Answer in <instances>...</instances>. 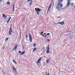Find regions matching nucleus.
<instances>
[{
    "label": "nucleus",
    "instance_id": "1",
    "mask_svg": "<svg viewBox=\"0 0 75 75\" xmlns=\"http://www.w3.org/2000/svg\"><path fill=\"white\" fill-rule=\"evenodd\" d=\"M60 6V7L61 8H62V7H63V4H61V2L60 3V2H58L57 4V7H56V8L58 10H59V7Z\"/></svg>",
    "mask_w": 75,
    "mask_h": 75
},
{
    "label": "nucleus",
    "instance_id": "2",
    "mask_svg": "<svg viewBox=\"0 0 75 75\" xmlns=\"http://www.w3.org/2000/svg\"><path fill=\"white\" fill-rule=\"evenodd\" d=\"M35 10L36 12H37V14L38 15H40V12H41V11H42V9H40L38 8H35Z\"/></svg>",
    "mask_w": 75,
    "mask_h": 75
},
{
    "label": "nucleus",
    "instance_id": "3",
    "mask_svg": "<svg viewBox=\"0 0 75 75\" xmlns=\"http://www.w3.org/2000/svg\"><path fill=\"white\" fill-rule=\"evenodd\" d=\"M50 46H49V45H48V46L47 47V50L46 51V53L48 54L50 52Z\"/></svg>",
    "mask_w": 75,
    "mask_h": 75
},
{
    "label": "nucleus",
    "instance_id": "4",
    "mask_svg": "<svg viewBox=\"0 0 75 75\" xmlns=\"http://www.w3.org/2000/svg\"><path fill=\"white\" fill-rule=\"evenodd\" d=\"M18 47V46L17 45H16L15 46L14 48L12 50V51H15V50H17V48Z\"/></svg>",
    "mask_w": 75,
    "mask_h": 75
},
{
    "label": "nucleus",
    "instance_id": "5",
    "mask_svg": "<svg viewBox=\"0 0 75 75\" xmlns=\"http://www.w3.org/2000/svg\"><path fill=\"white\" fill-rule=\"evenodd\" d=\"M11 32H13V31H12V29H11V28H10V30L8 32V33L9 35H11Z\"/></svg>",
    "mask_w": 75,
    "mask_h": 75
},
{
    "label": "nucleus",
    "instance_id": "6",
    "mask_svg": "<svg viewBox=\"0 0 75 75\" xmlns=\"http://www.w3.org/2000/svg\"><path fill=\"white\" fill-rule=\"evenodd\" d=\"M32 38L31 37V35L29 34V40L30 42H32Z\"/></svg>",
    "mask_w": 75,
    "mask_h": 75
},
{
    "label": "nucleus",
    "instance_id": "7",
    "mask_svg": "<svg viewBox=\"0 0 75 75\" xmlns=\"http://www.w3.org/2000/svg\"><path fill=\"white\" fill-rule=\"evenodd\" d=\"M12 67L13 69L15 72V73H17V70L13 66H12Z\"/></svg>",
    "mask_w": 75,
    "mask_h": 75
},
{
    "label": "nucleus",
    "instance_id": "8",
    "mask_svg": "<svg viewBox=\"0 0 75 75\" xmlns=\"http://www.w3.org/2000/svg\"><path fill=\"white\" fill-rule=\"evenodd\" d=\"M57 24H61V25H63L64 24V21H63L62 22H59L57 23Z\"/></svg>",
    "mask_w": 75,
    "mask_h": 75
},
{
    "label": "nucleus",
    "instance_id": "9",
    "mask_svg": "<svg viewBox=\"0 0 75 75\" xmlns=\"http://www.w3.org/2000/svg\"><path fill=\"white\" fill-rule=\"evenodd\" d=\"M2 16L4 18H7V16H6L5 14H2Z\"/></svg>",
    "mask_w": 75,
    "mask_h": 75
},
{
    "label": "nucleus",
    "instance_id": "10",
    "mask_svg": "<svg viewBox=\"0 0 75 75\" xmlns=\"http://www.w3.org/2000/svg\"><path fill=\"white\" fill-rule=\"evenodd\" d=\"M14 5H13V8H12V10H13V11L12 12H13V11H14V10H15V8H14Z\"/></svg>",
    "mask_w": 75,
    "mask_h": 75
},
{
    "label": "nucleus",
    "instance_id": "11",
    "mask_svg": "<svg viewBox=\"0 0 75 75\" xmlns=\"http://www.w3.org/2000/svg\"><path fill=\"white\" fill-rule=\"evenodd\" d=\"M41 57L38 60V63L39 62H40L41 61Z\"/></svg>",
    "mask_w": 75,
    "mask_h": 75
},
{
    "label": "nucleus",
    "instance_id": "12",
    "mask_svg": "<svg viewBox=\"0 0 75 75\" xmlns=\"http://www.w3.org/2000/svg\"><path fill=\"white\" fill-rule=\"evenodd\" d=\"M70 5V3L69 2H67V6L66 7H69V6Z\"/></svg>",
    "mask_w": 75,
    "mask_h": 75
},
{
    "label": "nucleus",
    "instance_id": "13",
    "mask_svg": "<svg viewBox=\"0 0 75 75\" xmlns=\"http://www.w3.org/2000/svg\"><path fill=\"white\" fill-rule=\"evenodd\" d=\"M11 18V17H9V19L7 21V23H8V22H9L10 20V19Z\"/></svg>",
    "mask_w": 75,
    "mask_h": 75
},
{
    "label": "nucleus",
    "instance_id": "14",
    "mask_svg": "<svg viewBox=\"0 0 75 75\" xmlns=\"http://www.w3.org/2000/svg\"><path fill=\"white\" fill-rule=\"evenodd\" d=\"M25 54V52L23 51L21 52V53L20 54L21 55H23Z\"/></svg>",
    "mask_w": 75,
    "mask_h": 75
},
{
    "label": "nucleus",
    "instance_id": "15",
    "mask_svg": "<svg viewBox=\"0 0 75 75\" xmlns=\"http://www.w3.org/2000/svg\"><path fill=\"white\" fill-rule=\"evenodd\" d=\"M51 5L49 7L48 9H47V11H50V8H51Z\"/></svg>",
    "mask_w": 75,
    "mask_h": 75
},
{
    "label": "nucleus",
    "instance_id": "16",
    "mask_svg": "<svg viewBox=\"0 0 75 75\" xmlns=\"http://www.w3.org/2000/svg\"><path fill=\"white\" fill-rule=\"evenodd\" d=\"M36 50H37V48H34V49H33V52H34V51H36Z\"/></svg>",
    "mask_w": 75,
    "mask_h": 75
},
{
    "label": "nucleus",
    "instance_id": "17",
    "mask_svg": "<svg viewBox=\"0 0 75 75\" xmlns=\"http://www.w3.org/2000/svg\"><path fill=\"white\" fill-rule=\"evenodd\" d=\"M50 62V60L47 59V61H46L47 63H48V62Z\"/></svg>",
    "mask_w": 75,
    "mask_h": 75
},
{
    "label": "nucleus",
    "instance_id": "18",
    "mask_svg": "<svg viewBox=\"0 0 75 75\" xmlns=\"http://www.w3.org/2000/svg\"><path fill=\"white\" fill-rule=\"evenodd\" d=\"M8 38H6V39H5V41H8Z\"/></svg>",
    "mask_w": 75,
    "mask_h": 75
},
{
    "label": "nucleus",
    "instance_id": "19",
    "mask_svg": "<svg viewBox=\"0 0 75 75\" xmlns=\"http://www.w3.org/2000/svg\"><path fill=\"white\" fill-rule=\"evenodd\" d=\"M7 4H8V5H10V2L8 1L7 3Z\"/></svg>",
    "mask_w": 75,
    "mask_h": 75
},
{
    "label": "nucleus",
    "instance_id": "20",
    "mask_svg": "<svg viewBox=\"0 0 75 75\" xmlns=\"http://www.w3.org/2000/svg\"><path fill=\"white\" fill-rule=\"evenodd\" d=\"M13 62L14 63H15V64H16V62L14 61V60H13Z\"/></svg>",
    "mask_w": 75,
    "mask_h": 75
},
{
    "label": "nucleus",
    "instance_id": "21",
    "mask_svg": "<svg viewBox=\"0 0 75 75\" xmlns=\"http://www.w3.org/2000/svg\"><path fill=\"white\" fill-rule=\"evenodd\" d=\"M58 1L60 2H62V0H59Z\"/></svg>",
    "mask_w": 75,
    "mask_h": 75
},
{
    "label": "nucleus",
    "instance_id": "22",
    "mask_svg": "<svg viewBox=\"0 0 75 75\" xmlns=\"http://www.w3.org/2000/svg\"><path fill=\"white\" fill-rule=\"evenodd\" d=\"M31 4H32V2L30 3L29 6H31Z\"/></svg>",
    "mask_w": 75,
    "mask_h": 75
},
{
    "label": "nucleus",
    "instance_id": "23",
    "mask_svg": "<svg viewBox=\"0 0 75 75\" xmlns=\"http://www.w3.org/2000/svg\"><path fill=\"white\" fill-rule=\"evenodd\" d=\"M43 33H44V32H42L41 33V35H42V34H43Z\"/></svg>",
    "mask_w": 75,
    "mask_h": 75
},
{
    "label": "nucleus",
    "instance_id": "24",
    "mask_svg": "<svg viewBox=\"0 0 75 75\" xmlns=\"http://www.w3.org/2000/svg\"><path fill=\"white\" fill-rule=\"evenodd\" d=\"M73 5H74V4L71 3V6H73Z\"/></svg>",
    "mask_w": 75,
    "mask_h": 75
},
{
    "label": "nucleus",
    "instance_id": "25",
    "mask_svg": "<svg viewBox=\"0 0 75 75\" xmlns=\"http://www.w3.org/2000/svg\"><path fill=\"white\" fill-rule=\"evenodd\" d=\"M35 45H36L35 44H33V47H35Z\"/></svg>",
    "mask_w": 75,
    "mask_h": 75
},
{
    "label": "nucleus",
    "instance_id": "26",
    "mask_svg": "<svg viewBox=\"0 0 75 75\" xmlns=\"http://www.w3.org/2000/svg\"><path fill=\"white\" fill-rule=\"evenodd\" d=\"M26 38H28V35H26Z\"/></svg>",
    "mask_w": 75,
    "mask_h": 75
},
{
    "label": "nucleus",
    "instance_id": "27",
    "mask_svg": "<svg viewBox=\"0 0 75 75\" xmlns=\"http://www.w3.org/2000/svg\"><path fill=\"white\" fill-rule=\"evenodd\" d=\"M5 48V46L3 47L2 48V50H4V49Z\"/></svg>",
    "mask_w": 75,
    "mask_h": 75
},
{
    "label": "nucleus",
    "instance_id": "28",
    "mask_svg": "<svg viewBox=\"0 0 75 75\" xmlns=\"http://www.w3.org/2000/svg\"><path fill=\"white\" fill-rule=\"evenodd\" d=\"M21 51H20L18 52V53H19L20 54V53H21Z\"/></svg>",
    "mask_w": 75,
    "mask_h": 75
},
{
    "label": "nucleus",
    "instance_id": "29",
    "mask_svg": "<svg viewBox=\"0 0 75 75\" xmlns=\"http://www.w3.org/2000/svg\"><path fill=\"white\" fill-rule=\"evenodd\" d=\"M50 35V33H47V35Z\"/></svg>",
    "mask_w": 75,
    "mask_h": 75
},
{
    "label": "nucleus",
    "instance_id": "30",
    "mask_svg": "<svg viewBox=\"0 0 75 75\" xmlns=\"http://www.w3.org/2000/svg\"><path fill=\"white\" fill-rule=\"evenodd\" d=\"M70 0H67V1H68V2H69V1H70Z\"/></svg>",
    "mask_w": 75,
    "mask_h": 75
},
{
    "label": "nucleus",
    "instance_id": "31",
    "mask_svg": "<svg viewBox=\"0 0 75 75\" xmlns=\"http://www.w3.org/2000/svg\"><path fill=\"white\" fill-rule=\"evenodd\" d=\"M42 50H45V47H44L43 48Z\"/></svg>",
    "mask_w": 75,
    "mask_h": 75
},
{
    "label": "nucleus",
    "instance_id": "32",
    "mask_svg": "<svg viewBox=\"0 0 75 75\" xmlns=\"http://www.w3.org/2000/svg\"><path fill=\"white\" fill-rule=\"evenodd\" d=\"M22 47L23 48V50L24 49V46L23 45H22Z\"/></svg>",
    "mask_w": 75,
    "mask_h": 75
},
{
    "label": "nucleus",
    "instance_id": "33",
    "mask_svg": "<svg viewBox=\"0 0 75 75\" xmlns=\"http://www.w3.org/2000/svg\"><path fill=\"white\" fill-rule=\"evenodd\" d=\"M30 2H31L30 3H33V1H32V0H30Z\"/></svg>",
    "mask_w": 75,
    "mask_h": 75
},
{
    "label": "nucleus",
    "instance_id": "34",
    "mask_svg": "<svg viewBox=\"0 0 75 75\" xmlns=\"http://www.w3.org/2000/svg\"><path fill=\"white\" fill-rule=\"evenodd\" d=\"M47 37V35H45L44 36V37Z\"/></svg>",
    "mask_w": 75,
    "mask_h": 75
},
{
    "label": "nucleus",
    "instance_id": "35",
    "mask_svg": "<svg viewBox=\"0 0 75 75\" xmlns=\"http://www.w3.org/2000/svg\"><path fill=\"white\" fill-rule=\"evenodd\" d=\"M27 1H30V0H27Z\"/></svg>",
    "mask_w": 75,
    "mask_h": 75
},
{
    "label": "nucleus",
    "instance_id": "36",
    "mask_svg": "<svg viewBox=\"0 0 75 75\" xmlns=\"http://www.w3.org/2000/svg\"><path fill=\"white\" fill-rule=\"evenodd\" d=\"M21 33H20V37H21Z\"/></svg>",
    "mask_w": 75,
    "mask_h": 75
},
{
    "label": "nucleus",
    "instance_id": "37",
    "mask_svg": "<svg viewBox=\"0 0 75 75\" xmlns=\"http://www.w3.org/2000/svg\"><path fill=\"white\" fill-rule=\"evenodd\" d=\"M61 17L59 16V17H57L58 18H60Z\"/></svg>",
    "mask_w": 75,
    "mask_h": 75
},
{
    "label": "nucleus",
    "instance_id": "38",
    "mask_svg": "<svg viewBox=\"0 0 75 75\" xmlns=\"http://www.w3.org/2000/svg\"><path fill=\"white\" fill-rule=\"evenodd\" d=\"M47 75H50V74L49 73L47 74Z\"/></svg>",
    "mask_w": 75,
    "mask_h": 75
},
{
    "label": "nucleus",
    "instance_id": "39",
    "mask_svg": "<svg viewBox=\"0 0 75 75\" xmlns=\"http://www.w3.org/2000/svg\"><path fill=\"white\" fill-rule=\"evenodd\" d=\"M56 23H54V24H56Z\"/></svg>",
    "mask_w": 75,
    "mask_h": 75
},
{
    "label": "nucleus",
    "instance_id": "40",
    "mask_svg": "<svg viewBox=\"0 0 75 75\" xmlns=\"http://www.w3.org/2000/svg\"><path fill=\"white\" fill-rule=\"evenodd\" d=\"M45 73L46 74V75H47V72H45Z\"/></svg>",
    "mask_w": 75,
    "mask_h": 75
},
{
    "label": "nucleus",
    "instance_id": "41",
    "mask_svg": "<svg viewBox=\"0 0 75 75\" xmlns=\"http://www.w3.org/2000/svg\"><path fill=\"white\" fill-rule=\"evenodd\" d=\"M3 0H0V1H2Z\"/></svg>",
    "mask_w": 75,
    "mask_h": 75
},
{
    "label": "nucleus",
    "instance_id": "42",
    "mask_svg": "<svg viewBox=\"0 0 75 75\" xmlns=\"http://www.w3.org/2000/svg\"><path fill=\"white\" fill-rule=\"evenodd\" d=\"M23 28L24 29V27H23Z\"/></svg>",
    "mask_w": 75,
    "mask_h": 75
},
{
    "label": "nucleus",
    "instance_id": "43",
    "mask_svg": "<svg viewBox=\"0 0 75 75\" xmlns=\"http://www.w3.org/2000/svg\"><path fill=\"white\" fill-rule=\"evenodd\" d=\"M74 8L75 7V6H74Z\"/></svg>",
    "mask_w": 75,
    "mask_h": 75
}]
</instances>
